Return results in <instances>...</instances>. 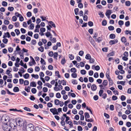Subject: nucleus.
Returning a JSON list of instances; mask_svg holds the SVG:
<instances>
[{
    "mask_svg": "<svg viewBox=\"0 0 131 131\" xmlns=\"http://www.w3.org/2000/svg\"><path fill=\"white\" fill-rule=\"evenodd\" d=\"M42 129L39 126L36 127L34 129V131H42Z\"/></svg>",
    "mask_w": 131,
    "mask_h": 131,
    "instance_id": "10",
    "label": "nucleus"
},
{
    "mask_svg": "<svg viewBox=\"0 0 131 131\" xmlns=\"http://www.w3.org/2000/svg\"><path fill=\"white\" fill-rule=\"evenodd\" d=\"M30 88L29 86H28L27 87H25V90L28 92H30Z\"/></svg>",
    "mask_w": 131,
    "mask_h": 131,
    "instance_id": "28",
    "label": "nucleus"
},
{
    "mask_svg": "<svg viewBox=\"0 0 131 131\" xmlns=\"http://www.w3.org/2000/svg\"><path fill=\"white\" fill-rule=\"evenodd\" d=\"M72 113L73 114H77V110L75 108H74L72 110Z\"/></svg>",
    "mask_w": 131,
    "mask_h": 131,
    "instance_id": "56",
    "label": "nucleus"
},
{
    "mask_svg": "<svg viewBox=\"0 0 131 131\" xmlns=\"http://www.w3.org/2000/svg\"><path fill=\"white\" fill-rule=\"evenodd\" d=\"M40 30L41 32L43 33L45 31L46 29L45 28H41Z\"/></svg>",
    "mask_w": 131,
    "mask_h": 131,
    "instance_id": "55",
    "label": "nucleus"
},
{
    "mask_svg": "<svg viewBox=\"0 0 131 131\" xmlns=\"http://www.w3.org/2000/svg\"><path fill=\"white\" fill-rule=\"evenodd\" d=\"M26 131H34V125L31 124H30L26 126Z\"/></svg>",
    "mask_w": 131,
    "mask_h": 131,
    "instance_id": "2",
    "label": "nucleus"
},
{
    "mask_svg": "<svg viewBox=\"0 0 131 131\" xmlns=\"http://www.w3.org/2000/svg\"><path fill=\"white\" fill-rule=\"evenodd\" d=\"M112 13V10L109 9L107 10L105 13V15L107 16H110Z\"/></svg>",
    "mask_w": 131,
    "mask_h": 131,
    "instance_id": "8",
    "label": "nucleus"
},
{
    "mask_svg": "<svg viewBox=\"0 0 131 131\" xmlns=\"http://www.w3.org/2000/svg\"><path fill=\"white\" fill-rule=\"evenodd\" d=\"M102 84L104 86H107L108 84V81L106 80H104L103 83Z\"/></svg>",
    "mask_w": 131,
    "mask_h": 131,
    "instance_id": "14",
    "label": "nucleus"
},
{
    "mask_svg": "<svg viewBox=\"0 0 131 131\" xmlns=\"http://www.w3.org/2000/svg\"><path fill=\"white\" fill-rule=\"evenodd\" d=\"M89 80L90 82L92 83L94 81V79L92 77H90L89 78Z\"/></svg>",
    "mask_w": 131,
    "mask_h": 131,
    "instance_id": "59",
    "label": "nucleus"
},
{
    "mask_svg": "<svg viewBox=\"0 0 131 131\" xmlns=\"http://www.w3.org/2000/svg\"><path fill=\"white\" fill-rule=\"evenodd\" d=\"M27 15L28 17H30L32 16L31 12H28L27 13Z\"/></svg>",
    "mask_w": 131,
    "mask_h": 131,
    "instance_id": "64",
    "label": "nucleus"
},
{
    "mask_svg": "<svg viewBox=\"0 0 131 131\" xmlns=\"http://www.w3.org/2000/svg\"><path fill=\"white\" fill-rule=\"evenodd\" d=\"M48 55L50 57H52L53 55V52L52 51H50L48 53Z\"/></svg>",
    "mask_w": 131,
    "mask_h": 131,
    "instance_id": "62",
    "label": "nucleus"
},
{
    "mask_svg": "<svg viewBox=\"0 0 131 131\" xmlns=\"http://www.w3.org/2000/svg\"><path fill=\"white\" fill-rule=\"evenodd\" d=\"M125 81H117V84H121L122 85H124L125 84Z\"/></svg>",
    "mask_w": 131,
    "mask_h": 131,
    "instance_id": "23",
    "label": "nucleus"
},
{
    "mask_svg": "<svg viewBox=\"0 0 131 131\" xmlns=\"http://www.w3.org/2000/svg\"><path fill=\"white\" fill-rule=\"evenodd\" d=\"M45 35L47 37H49L50 36H52V35L49 32H47L45 34Z\"/></svg>",
    "mask_w": 131,
    "mask_h": 131,
    "instance_id": "26",
    "label": "nucleus"
},
{
    "mask_svg": "<svg viewBox=\"0 0 131 131\" xmlns=\"http://www.w3.org/2000/svg\"><path fill=\"white\" fill-rule=\"evenodd\" d=\"M130 1H127L126 2H125V5H126L127 6H130Z\"/></svg>",
    "mask_w": 131,
    "mask_h": 131,
    "instance_id": "49",
    "label": "nucleus"
},
{
    "mask_svg": "<svg viewBox=\"0 0 131 131\" xmlns=\"http://www.w3.org/2000/svg\"><path fill=\"white\" fill-rule=\"evenodd\" d=\"M71 72H73L75 73L76 72V69L74 68H73L71 69L70 70Z\"/></svg>",
    "mask_w": 131,
    "mask_h": 131,
    "instance_id": "40",
    "label": "nucleus"
},
{
    "mask_svg": "<svg viewBox=\"0 0 131 131\" xmlns=\"http://www.w3.org/2000/svg\"><path fill=\"white\" fill-rule=\"evenodd\" d=\"M107 24V21L105 20H103L102 22V25L103 26H105Z\"/></svg>",
    "mask_w": 131,
    "mask_h": 131,
    "instance_id": "22",
    "label": "nucleus"
},
{
    "mask_svg": "<svg viewBox=\"0 0 131 131\" xmlns=\"http://www.w3.org/2000/svg\"><path fill=\"white\" fill-rule=\"evenodd\" d=\"M60 102H61V101H60L58 99H56L55 100L54 103L56 105H58Z\"/></svg>",
    "mask_w": 131,
    "mask_h": 131,
    "instance_id": "13",
    "label": "nucleus"
},
{
    "mask_svg": "<svg viewBox=\"0 0 131 131\" xmlns=\"http://www.w3.org/2000/svg\"><path fill=\"white\" fill-rule=\"evenodd\" d=\"M24 109L27 111L30 112L31 111L30 109L29 108L26 107H25L24 108Z\"/></svg>",
    "mask_w": 131,
    "mask_h": 131,
    "instance_id": "52",
    "label": "nucleus"
},
{
    "mask_svg": "<svg viewBox=\"0 0 131 131\" xmlns=\"http://www.w3.org/2000/svg\"><path fill=\"white\" fill-rule=\"evenodd\" d=\"M110 38L111 39H114L115 38V35L114 34H111L110 35Z\"/></svg>",
    "mask_w": 131,
    "mask_h": 131,
    "instance_id": "20",
    "label": "nucleus"
},
{
    "mask_svg": "<svg viewBox=\"0 0 131 131\" xmlns=\"http://www.w3.org/2000/svg\"><path fill=\"white\" fill-rule=\"evenodd\" d=\"M8 124L9 126L11 127V129L12 128L14 129V128H16L17 127V122L13 121L12 122H10V120L8 122Z\"/></svg>",
    "mask_w": 131,
    "mask_h": 131,
    "instance_id": "3",
    "label": "nucleus"
},
{
    "mask_svg": "<svg viewBox=\"0 0 131 131\" xmlns=\"http://www.w3.org/2000/svg\"><path fill=\"white\" fill-rule=\"evenodd\" d=\"M91 58L90 54H87L85 56V58L87 60Z\"/></svg>",
    "mask_w": 131,
    "mask_h": 131,
    "instance_id": "17",
    "label": "nucleus"
},
{
    "mask_svg": "<svg viewBox=\"0 0 131 131\" xmlns=\"http://www.w3.org/2000/svg\"><path fill=\"white\" fill-rule=\"evenodd\" d=\"M104 91L102 90H100L99 92V95L101 97L102 96V94L103 93Z\"/></svg>",
    "mask_w": 131,
    "mask_h": 131,
    "instance_id": "27",
    "label": "nucleus"
},
{
    "mask_svg": "<svg viewBox=\"0 0 131 131\" xmlns=\"http://www.w3.org/2000/svg\"><path fill=\"white\" fill-rule=\"evenodd\" d=\"M40 62L41 64H44L46 65V63L44 60L42 58H41V61Z\"/></svg>",
    "mask_w": 131,
    "mask_h": 131,
    "instance_id": "29",
    "label": "nucleus"
},
{
    "mask_svg": "<svg viewBox=\"0 0 131 131\" xmlns=\"http://www.w3.org/2000/svg\"><path fill=\"white\" fill-rule=\"evenodd\" d=\"M126 99L125 96L124 95H122L121 96V99L122 101H124Z\"/></svg>",
    "mask_w": 131,
    "mask_h": 131,
    "instance_id": "45",
    "label": "nucleus"
},
{
    "mask_svg": "<svg viewBox=\"0 0 131 131\" xmlns=\"http://www.w3.org/2000/svg\"><path fill=\"white\" fill-rule=\"evenodd\" d=\"M31 91L33 93L35 94L37 92V90L35 88H33L31 89Z\"/></svg>",
    "mask_w": 131,
    "mask_h": 131,
    "instance_id": "41",
    "label": "nucleus"
},
{
    "mask_svg": "<svg viewBox=\"0 0 131 131\" xmlns=\"http://www.w3.org/2000/svg\"><path fill=\"white\" fill-rule=\"evenodd\" d=\"M15 32H16V35L18 36L20 33L19 30L18 29H16L15 30Z\"/></svg>",
    "mask_w": 131,
    "mask_h": 131,
    "instance_id": "32",
    "label": "nucleus"
},
{
    "mask_svg": "<svg viewBox=\"0 0 131 131\" xmlns=\"http://www.w3.org/2000/svg\"><path fill=\"white\" fill-rule=\"evenodd\" d=\"M118 42V40L117 39H115L113 40H111L110 41L109 43L110 45H112L115 44Z\"/></svg>",
    "mask_w": 131,
    "mask_h": 131,
    "instance_id": "7",
    "label": "nucleus"
},
{
    "mask_svg": "<svg viewBox=\"0 0 131 131\" xmlns=\"http://www.w3.org/2000/svg\"><path fill=\"white\" fill-rule=\"evenodd\" d=\"M121 40L122 42L125 43L126 42V40L124 37H122L121 39Z\"/></svg>",
    "mask_w": 131,
    "mask_h": 131,
    "instance_id": "15",
    "label": "nucleus"
},
{
    "mask_svg": "<svg viewBox=\"0 0 131 131\" xmlns=\"http://www.w3.org/2000/svg\"><path fill=\"white\" fill-rule=\"evenodd\" d=\"M88 40L90 41L91 43L93 45V47H95V42L94 40L90 36Z\"/></svg>",
    "mask_w": 131,
    "mask_h": 131,
    "instance_id": "5",
    "label": "nucleus"
},
{
    "mask_svg": "<svg viewBox=\"0 0 131 131\" xmlns=\"http://www.w3.org/2000/svg\"><path fill=\"white\" fill-rule=\"evenodd\" d=\"M50 111L52 113L53 115L55 114L58 115L59 113L57 112V109L56 108H51L50 109Z\"/></svg>",
    "mask_w": 131,
    "mask_h": 131,
    "instance_id": "4",
    "label": "nucleus"
},
{
    "mask_svg": "<svg viewBox=\"0 0 131 131\" xmlns=\"http://www.w3.org/2000/svg\"><path fill=\"white\" fill-rule=\"evenodd\" d=\"M17 121L18 123L19 124V126H21L23 124V119L21 118H19L17 119Z\"/></svg>",
    "mask_w": 131,
    "mask_h": 131,
    "instance_id": "6",
    "label": "nucleus"
},
{
    "mask_svg": "<svg viewBox=\"0 0 131 131\" xmlns=\"http://www.w3.org/2000/svg\"><path fill=\"white\" fill-rule=\"evenodd\" d=\"M38 50L41 52H43L44 51V47L43 46H41L38 48Z\"/></svg>",
    "mask_w": 131,
    "mask_h": 131,
    "instance_id": "24",
    "label": "nucleus"
},
{
    "mask_svg": "<svg viewBox=\"0 0 131 131\" xmlns=\"http://www.w3.org/2000/svg\"><path fill=\"white\" fill-rule=\"evenodd\" d=\"M81 73L82 74L84 75L86 74V71L84 70H81Z\"/></svg>",
    "mask_w": 131,
    "mask_h": 131,
    "instance_id": "37",
    "label": "nucleus"
},
{
    "mask_svg": "<svg viewBox=\"0 0 131 131\" xmlns=\"http://www.w3.org/2000/svg\"><path fill=\"white\" fill-rule=\"evenodd\" d=\"M34 24H31L29 26V27H30V29H33L34 28Z\"/></svg>",
    "mask_w": 131,
    "mask_h": 131,
    "instance_id": "43",
    "label": "nucleus"
},
{
    "mask_svg": "<svg viewBox=\"0 0 131 131\" xmlns=\"http://www.w3.org/2000/svg\"><path fill=\"white\" fill-rule=\"evenodd\" d=\"M46 74L47 75L51 76L52 75V72L51 71L47 70L46 72Z\"/></svg>",
    "mask_w": 131,
    "mask_h": 131,
    "instance_id": "19",
    "label": "nucleus"
},
{
    "mask_svg": "<svg viewBox=\"0 0 131 131\" xmlns=\"http://www.w3.org/2000/svg\"><path fill=\"white\" fill-rule=\"evenodd\" d=\"M88 31L90 34H92L93 32V29L92 28L90 29Z\"/></svg>",
    "mask_w": 131,
    "mask_h": 131,
    "instance_id": "60",
    "label": "nucleus"
},
{
    "mask_svg": "<svg viewBox=\"0 0 131 131\" xmlns=\"http://www.w3.org/2000/svg\"><path fill=\"white\" fill-rule=\"evenodd\" d=\"M125 26L127 27H128L130 25V22L129 21H127L126 22L125 24Z\"/></svg>",
    "mask_w": 131,
    "mask_h": 131,
    "instance_id": "61",
    "label": "nucleus"
},
{
    "mask_svg": "<svg viewBox=\"0 0 131 131\" xmlns=\"http://www.w3.org/2000/svg\"><path fill=\"white\" fill-rule=\"evenodd\" d=\"M61 96L59 93H58L56 94V97L58 98H61Z\"/></svg>",
    "mask_w": 131,
    "mask_h": 131,
    "instance_id": "50",
    "label": "nucleus"
},
{
    "mask_svg": "<svg viewBox=\"0 0 131 131\" xmlns=\"http://www.w3.org/2000/svg\"><path fill=\"white\" fill-rule=\"evenodd\" d=\"M48 88L46 87L43 88L42 89L43 91L45 93L47 92L48 91Z\"/></svg>",
    "mask_w": 131,
    "mask_h": 131,
    "instance_id": "58",
    "label": "nucleus"
},
{
    "mask_svg": "<svg viewBox=\"0 0 131 131\" xmlns=\"http://www.w3.org/2000/svg\"><path fill=\"white\" fill-rule=\"evenodd\" d=\"M91 90L93 91H95L97 89V86L96 85L93 84L91 86Z\"/></svg>",
    "mask_w": 131,
    "mask_h": 131,
    "instance_id": "9",
    "label": "nucleus"
},
{
    "mask_svg": "<svg viewBox=\"0 0 131 131\" xmlns=\"http://www.w3.org/2000/svg\"><path fill=\"white\" fill-rule=\"evenodd\" d=\"M118 24L120 26H122L124 24V21L121 20H120L118 21Z\"/></svg>",
    "mask_w": 131,
    "mask_h": 131,
    "instance_id": "47",
    "label": "nucleus"
},
{
    "mask_svg": "<svg viewBox=\"0 0 131 131\" xmlns=\"http://www.w3.org/2000/svg\"><path fill=\"white\" fill-rule=\"evenodd\" d=\"M29 81L27 80H25L24 82V85H28L29 84Z\"/></svg>",
    "mask_w": 131,
    "mask_h": 131,
    "instance_id": "51",
    "label": "nucleus"
},
{
    "mask_svg": "<svg viewBox=\"0 0 131 131\" xmlns=\"http://www.w3.org/2000/svg\"><path fill=\"white\" fill-rule=\"evenodd\" d=\"M3 42L5 44H6L8 41V39L5 38H4L3 40Z\"/></svg>",
    "mask_w": 131,
    "mask_h": 131,
    "instance_id": "63",
    "label": "nucleus"
},
{
    "mask_svg": "<svg viewBox=\"0 0 131 131\" xmlns=\"http://www.w3.org/2000/svg\"><path fill=\"white\" fill-rule=\"evenodd\" d=\"M30 86H31L35 87L36 86V84L34 82H31L30 83Z\"/></svg>",
    "mask_w": 131,
    "mask_h": 131,
    "instance_id": "16",
    "label": "nucleus"
},
{
    "mask_svg": "<svg viewBox=\"0 0 131 131\" xmlns=\"http://www.w3.org/2000/svg\"><path fill=\"white\" fill-rule=\"evenodd\" d=\"M19 90V88L17 86L15 87L13 89V91L15 92H18Z\"/></svg>",
    "mask_w": 131,
    "mask_h": 131,
    "instance_id": "12",
    "label": "nucleus"
},
{
    "mask_svg": "<svg viewBox=\"0 0 131 131\" xmlns=\"http://www.w3.org/2000/svg\"><path fill=\"white\" fill-rule=\"evenodd\" d=\"M23 76L25 79H27L29 78V74L26 73L25 75H23Z\"/></svg>",
    "mask_w": 131,
    "mask_h": 131,
    "instance_id": "21",
    "label": "nucleus"
},
{
    "mask_svg": "<svg viewBox=\"0 0 131 131\" xmlns=\"http://www.w3.org/2000/svg\"><path fill=\"white\" fill-rule=\"evenodd\" d=\"M71 76L72 77L74 78H75L77 77V74L75 73H72L71 74Z\"/></svg>",
    "mask_w": 131,
    "mask_h": 131,
    "instance_id": "39",
    "label": "nucleus"
},
{
    "mask_svg": "<svg viewBox=\"0 0 131 131\" xmlns=\"http://www.w3.org/2000/svg\"><path fill=\"white\" fill-rule=\"evenodd\" d=\"M125 33L127 35L129 34L130 35H131V31L130 30H126L125 31Z\"/></svg>",
    "mask_w": 131,
    "mask_h": 131,
    "instance_id": "36",
    "label": "nucleus"
},
{
    "mask_svg": "<svg viewBox=\"0 0 131 131\" xmlns=\"http://www.w3.org/2000/svg\"><path fill=\"white\" fill-rule=\"evenodd\" d=\"M84 115L85 116V119L86 118H89L90 117V116L89 113L87 112H85L84 113Z\"/></svg>",
    "mask_w": 131,
    "mask_h": 131,
    "instance_id": "18",
    "label": "nucleus"
},
{
    "mask_svg": "<svg viewBox=\"0 0 131 131\" xmlns=\"http://www.w3.org/2000/svg\"><path fill=\"white\" fill-rule=\"evenodd\" d=\"M48 23L50 24L51 25V26L53 27L54 28L56 27V26L54 23L52 21H48Z\"/></svg>",
    "mask_w": 131,
    "mask_h": 131,
    "instance_id": "11",
    "label": "nucleus"
},
{
    "mask_svg": "<svg viewBox=\"0 0 131 131\" xmlns=\"http://www.w3.org/2000/svg\"><path fill=\"white\" fill-rule=\"evenodd\" d=\"M69 57L70 60H72L74 59V57L72 54H69Z\"/></svg>",
    "mask_w": 131,
    "mask_h": 131,
    "instance_id": "33",
    "label": "nucleus"
},
{
    "mask_svg": "<svg viewBox=\"0 0 131 131\" xmlns=\"http://www.w3.org/2000/svg\"><path fill=\"white\" fill-rule=\"evenodd\" d=\"M70 4L73 6H74L75 4V2L73 0H71L70 1Z\"/></svg>",
    "mask_w": 131,
    "mask_h": 131,
    "instance_id": "53",
    "label": "nucleus"
},
{
    "mask_svg": "<svg viewBox=\"0 0 131 131\" xmlns=\"http://www.w3.org/2000/svg\"><path fill=\"white\" fill-rule=\"evenodd\" d=\"M88 25L90 27H92L93 25V23L92 22L90 21H89L88 23Z\"/></svg>",
    "mask_w": 131,
    "mask_h": 131,
    "instance_id": "42",
    "label": "nucleus"
},
{
    "mask_svg": "<svg viewBox=\"0 0 131 131\" xmlns=\"http://www.w3.org/2000/svg\"><path fill=\"white\" fill-rule=\"evenodd\" d=\"M74 12L75 14L77 15L78 14V12L79 9L78 8H76L74 9Z\"/></svg>",
    "mask_w": 131,
    "mask_h": 131,
    "instance_id": "25",
    "label": "nucleus"
},
{
    "mask_svg": "<svg viewBox=\"0 0 131 131\" xmlns=\"http://www.w3.org/2000/svg\"><path fill=\"white\" fill-rule=\"evenodd\" d=\"M31 76L32 77L36 79H38L39 77V76L38 75H35L34 74L31 75Z\"/></svg>",
    "mask_w": 131,
    "mask_h": 131,
    "instance_id": "30",
    "label": "nucleus"
},
{
    "mask_svg": "<svg viewBox=\"0 0 131 131\" xmlns=\"http://www.w3.org/2000/svg\"><path fill=\"white\" fill-rule=\"evenodd\" d=\"M8 9L9 11L12 12L14 8L12 7H9L8 8Z\"/></svg>",
    "mask_w": 131,
    "mask_h": 131,
    "instance_id": "46",
    "label": "nucleus"
},
{
    "mask_svg": "<svg viewBox=\"0 0 131 131\" xmlns=\"http://www.w3.org/2000/svg\"><path fill=\"white\" fill-rule=\"evenodd\" d=\"M7 2L3 1L2 2V5L4 6H7Z\"/></svg>",
    "mask_w": 131,
    "mask_h": 131,
    "instance_id": "48",
    "label": "nucleus"
},
{
    "mask_svg": "<svg viewBox=\"0 0 131 131\" xmlns=\"http://www.w3.org/2000/svg\"><path fill=\"white\" fill-rule=\"evenodd\" d=\"M108 29L110 30H113L114 29V27L113 26H110L108 27Z\"/></svg>",
    "mask_w": 131,
    "mask_h": 131,
    "instance_id": "38",
    "label": "nucleus"
},
{
    "mask_svg": "<svg viewBox=\"0 0 131 131\" xmlns=\"http://www.w3.org/2000/svg\"><path fill=\"white\" fill-rule=\"evenodd\" d=\"M66 62L65 58H63L61 60V63L62 65H64Z\"/></svg>",
    "mask_w": 131,
    "mask_h": 131,
    "instance_id": "34",
    "label": "nucleus"
},
{
    "mask_svg": "<svg viewBox=\"0 0 131 131\" xmlns=\"http://www.w3.org/2000/svg\"><path fill=\"white\" fill-rule=\"evenodd\" d=\"M102 40V38L101 37H99L97 39L96 41H97L98 42H100Z\"/></svg>",
    "mask_w": 131,
    "mask_h": 131,
    "instance_id": "54",
    "label": "nucleus"
},
{
    "mask_svg": "<svg viewBox=\"0 0 131 131\" xmlns=\"http://www.w3.org/2000/svg\"><path fill=\"white\" fill-rule=\"evenodd\" d=\"M10 117L8 115H5L2 118V122L3 123L2 125L3 128L5 131H11V127L8 124V122L10 120Z\"/></svg>",
    "mask_w": 131,
    "mask_h": 131,
    "instance_id": "1",
    "label": "nucleus"
},
{
    "mask_svg": "<svg viewBox=\"0 0 131 131\" xmlns=\"http://www.w3.org/2000/svg\"><path fill=\"white\" fill-rule=\"evenodd\" d=\"M58 55V54L57 52H54V53L53 57L54 58H55L56 59H57Z\"/></svg>",
    "mask_w": 131,
    "mask_h": 131,
    "instance_id": "31",
    "label": "nucleus"
},
{
    "mask_svg": "<svg viewBox=\"0 0 131 131\" xmlns=\"http://www.w3.org/2000/svg\"><path fill=\"white\" fill-rule=\"evenodd\" d=\"M27 71L29 73H31L33 72V70L32 68H30L28 69Z\"/></svg>",
    "mask_w": 131,
    "mask_h": 131,
    "instance_id": "35",
    "label": "nucleus"
},
{
    "mask_svg": "<svg viewBox=\"0 0 131 131\" xmlns=\"http://www.w3.org/2000/svg\"><path fill=\"white\" fill-rule=\"evenodd\" d=\"M85 119L86 121L88 122H92L93 121V119L92 118H91L90 119H87V118H86Z\"/></svg>",
    "mask_w": 131,
    "mask_h": 131,
    "instance_id": "44",
    "label": "nucleus"
},
{
    "mask_svg": "<svg viewBox=\"0 0 131 131\" xmlns=\"http://www.w3.org/2000/svg\"><path fill=\"white\" fill-rule=\"evenodd\" d=\"M99 15L100 16V17L101 18H103L104 16V15L103 14V12H100L98 13Z\"/></svg>",
    "mask_w": 131,
    "mask_h": 131,
    "instance_id": "57",
    "label": "nucleus"
}]
</instances>
